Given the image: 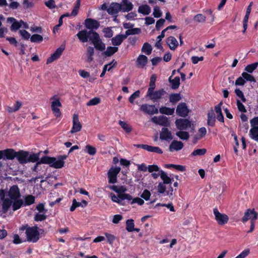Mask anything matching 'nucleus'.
I'll return each instance as SVG.
<instances>
[{"label": "nucleus", "instance_id": "obj_50", "mask_svg": "<svg viewBox=\"0 0 258 258\" xmlns=\"http://www.w3.org/2000/svg\"><path fill=\"white\" fill-rule=\"evenodd\" d=\"M257 218H258V214H255L254 216H252V219H251V220H250V229L248 231L247 233H251L254 230V227H255V221L257 219Z\"/></svg>", "mask_w": 258, "mask_h": 258}, {"label": "nucleus", "instance_id": "obj_34", "mask_svg": "<svg viewBox=\"0 0 258 258\" xmlns=\"http://www.w3.org/2000/svg\"><path fill=\"white\" fill-rule=\"evenodd\" d=\"M160 178L163 180V183L166 184H171L172 179L170 178L164 171L162 170L160 171Z\"/></svg>", "mask_w": 258, "mask_h": 258}, {"label": "nucleus", "instance_id": "obj_18", "mask_svg": "<svg viewBox=\"0 0 258 258\" xmlns=\"http://www.w3.org/2000/svg\"><path fill=\"white\" fill-rule=\"evenodd\" d=\"M160 139L163 141H170L173 139L172 133L168 128L163 127L160 133Z\"/></svg>", "mask_w": 258, "mask_h": 258}, {"label": "nucleus", "instance_id": "obj_30", "mask_svg": "<svg viewBox=\"0 0 258 258\" xmlns=\"http://www.w3.org/2000/svg\"><path fill=\"white\" fill-rule=\"evenodd\" d=\"M95 47L88 46L86 50L87 59L86 61L90 63L93 60V55L94 54Z\"/></svg>", "mask_w": 258, "mask_h": 258}, {"label": "nucleus", "instance_id": "obj_32", "mask_svg": "<svg viewBox=\"0 0 258 258\" xmlns=\"http://www.w3.org/2000/svg\"><path fill=\"white\" fill-rule=\"evenodd\" d=\"M118 50V48L115 46H108L106 50L104 51L103 55L106 57H109L116 53Z\"/></svg>", "mask_w": 258, "mask_h": 258}, {"label": "nucleus", "instance_id": "obj_6", "mask_svg": "<svg viewBox=\"0 0 258 258\" xmlns=\"http://www.w3.org/2000/svg\"><path fill=\"white\" fill-rule=\"evenodd\" d=\"M120 171L119 167H111L108 171L109 183H115L117 182V176Z\"/></svg>", "mask_w": 258, "mask_h": 258}, {"label": "nucleus", "instance_id": "obj_28", "mask_svg": "<svg viewBox=\"0 0 258 258\" xmlns=\"http://www.w3.org/2000/svg\"><path fill=\"white\" fill-rule=\"evenodd\" d=\"M207 124L209 126L213 127L215 125L216 117L213 109H211L207 114Z\"/></svg>", "mask_w": 258, "mask_h": 258}, {"label": "nucleus", "instance_id": "obj_59", "mask_svg": "<svg viewBox=\"0 0 258 258\" xmlns=\"http://www.w3.org/2000/svg\"><path fill=\"white\" fill-rule=\"evenodd\" d=\"M236 105H237L238 109L239 111H240L241 112H244V113H245L247 112V110H246L244 105L238 99H237V100H236Z\"/></svg>", "mask_w": 258, "mask_h": 258}, {"label": "nucleus", "instance_id": "obj_40", "mask_svg": "<svg viewBox=\"0 0 258 258\" xmlns=\"http://www.w3.org/2000/svg\"><path fill=\"white\" fill-rule=\"evenodd\" d=\"M249 135L252 139L258 142V126L252 127L249 131Z\"/></svg>", "mask_w": 258, "mask_h": 258}, {"label": "nucleus", "instance_id": "obj_22", "mask_svg": "<svg viewBox=\"0 0 258 258\" xmlns=\"http://www.w3.org/2000/svg\"><path fill=\"white\" fill-rule=\"evenodd\" d=\"M255 214H258L257 212L254 211V209H248L244 212L243 217L241 218V221L243 223L247 222L248 220H251L252 216H254Z\"/></svg>", "mask_w": 258, "mask_h": 258}, {"label": "nucleus", "instance_id": "obj_8", "mask_svg": "<svg viewBox=\"0 0 258 258\" xmlns=\"http://www.w3.org/2000/svg\"><path fill=\"white\" fill-rule=\"evenodd\" d=\"M140 109L144 113L150 115L158 113V109L155 107V105L144 104L140 106Z\"/></svg>", "mask_w": 258, "mask_h": 258}, {"label": "nucleus", "instance_id": "obj_62", "mask_svg": "<svg viewBox=\"0 0 258 258\" xmlns=\"http://www.w3.org/2000/svg\"><path fill=\"white\" fill-rule=\"evenodd\" d=\"M162 14V12L160 10V8L157 6H156L155 7H154V12L153 13V15H154V17L157 18H160V17H161Z\"/></svg>", "mask_w": 258, "mask_h": 258}, {"label": "nucleus", "instance_id": "obj_17", "mask_svg": "<svg viewBox=\"0 0 258 258\" xmlns=\"http://www.w3.org/2000/svg\"><path fill=\"white\" fill-rule=\"evenodd\" d=\"M126 188L124 186H120L118 188L117 193L118 194V197L121 200H127L130 201L132 200V196L128 194L124 193L126 191Z\"/></svg>", "mask_w": 258, "mask_h": 258}, {"label": "nucleus", "instance_id": "obj_36", "mask_svg": "<svg viewBox=\"0 0 258 258\" xmlns=\"http://www.w3.org/2000/svg\"><path fill=\"white\" fill-rule=\"evenodd\" d=\"M138 12L144 15H148L151 13V8L147 5H143L139 7Z\"/></svg>", "mask_w": 258, "mask_h": 258}, {"label": "nucleus", "instance_id": "obj_13", "mask_svg": "<svg viewBox=\"0 0 258 258\" xmlns=\"http://www.w3.org/2000/svg\"><path fill=\"white\" fill-rule=\"evenodd\" d=\"M29 152L24 150H20L17 152L16 158L21 164H24L28 163V157Z\"/></svg>", "mask_w": 258, "mask_h": 258}, {"label": "nucleus", "instance_id": "obj_61", "mask_svg": "<svg viewBox=\"0 0 258 258\" xmlns=\"http://www.w3.org/2000/svg\"><path fill=\"white\" fill-rule=\"evenodd\" d=\"M47 218L45 214H36L34 216V221L36 222L42 221L45 220Z\"/></svg>", "mask_w": 258, "mask_h": 258}, {"label": "nucleus", "instance_id": "obj_51", "mask_svg": "<svg viewBox=\"0 0 258 258\" xmlns=\"http://www.w3.org/2000/svg\"><path fill=\"white\" fill-rule=\"evenodd\" d=\"M207 152V150L205 148L203 149H198L195 150L191 154V155L192 156H202L205 155Z\"/></svg>", "mask_w": 258, "mask_h": 258}, {"label": "nucleus", "instance_id": "obj_57", "mask_svg": "<svg viewBox=\"0 0 258 258\" xmlns=\"http://www.w3.org/2000/svg\"><path fill=\"white\" fill-rule=\"evenodd\" d=\"M140 91L137 90L135 91L133 94H132L128 98V101L131 103H134V100L135 99L140 97Z\"/></svg>", "mask_w": 258, "mask_h": 258}, {"label": "nucleus", "instance_id": "obj_1", "mask_svg": "<svg viewBox=\"0 0 258 258\" xmlns=\"http://www.w3.org/2000/svg\"><path fill=\"white\" fill-rule=\"evenodd\" d=\"M86 29L82 30L77 34V36L82 43L90 41L99 51H102L105 49V44L102 41L99 34L95 31L100 26V23L95 19L87 18L84 21Z\"/></svg>", "mask_w": 258, "mask_h": 258}, {"label": "nucleus", "instance_id": "obj_53", "mask_svg": "<svg viewBox=\"0 0 258 258\" xmlns=\"http://www.w3.org/2000/svg\"><path fill=\"white\" fill-rule=\"evenodd\" d=\"M103 32L104 33V37L105 38H111L113 35V32L111 27L105 28L103 30Z\"/></svg>", "mask_w": 258, "mask_h": 258}, {"label": "nucleus", "instance_id": "obj_47", "mask_svg": "<svg viewBox=\"0 0 258 258\" xmlns=\"http://www.w3.org/2000/svg\"><path fill=\"white\" fill-rule=\"evenodd\" d=\"M134 221L133 219H128L126 221V230L128 232H133L134 230Z\"/></svg>", "mask_w": 258, "mask_h": 258}, {"label": "nucleus", "instance_id": "obj_49", "mask_svg": "<svg viewBox=\"0 0 258 258\" xmlns=\"http://www.w3.org/2000/svg\"><path fill=\"white\" fill-rule=\"evenodd\" d=\"M43 40V37L39 34H33L30 37V41L34 43H39Z\"/></svg>", "mask_w": 258, "mask_h": 258}, {"label": "nucleus", "instance_id": "obj_25", "mask_svg": "<svg viewBox=\"0 0 258 258\" xmlns=\"http://www.w3.org/2000/svg\"><path fill=\"white\" fill-rule=\"evenodd\" d=\"M222 104V102H221L214 107L215 111L217 113V119L219 121L221 122H224V118L221 109V105Z\"/></svg>", "mask_w": 258, "mask_h": 258}, {"label": "nucleus", "instance_id": "obj_2", "mask_svg": "<svg viewBox=\"0 0 258 258\" xmlns=\"http://www.w3.org/2000/svg\"><path fill=\"white\" fill-rule=\"evenodd\" d=\"M40 164H49L51 167L61 168L64 166V162L62 160H56L55 157L44 156L39 160Z\"/></svg>", "mask_w": 258, "mask_h": 258}, {"label": "nucleus", "instance_id": "obj_58", "mask_svg": "<svg viewBox=\"0 0 258 258\" xmlns=\"http://www.w3.org/2000/svg\"><path fill=\"white\" fill-rule=\"evenodd\" d=\"M101 101V100L98 97H94L91 99H90L87 103V106H93L99 104Z\"/></svg>", "mask_w": 258, "mask_h": 258}, {"label": "nucleus", "instance_id": "obj_11", "mask_svg": "<svg viewBox=\"0 0 258 258\" xmlns=\"http://www.w3.org/2000/svg\"><path fill=\"white\" fill-rule=\"evenodd\" d=\"M175 123L177 128L179 130H185L191 126V122L188 119H177Z\"/></svg>", "mask_w": 258, "mask_h": 258}, {"label": "nucleus", "instance_id": "obj_19", "mask_svg": "<svg viewBox=\"0 0 258 258\" xmlns=\"http://www.w3.org/2000/svg\"><path fill=\"white\" fill-rule=\"evenodd\" d=\"M120 11H121V5L117 3H111L107 10L108 13L111 15H116Z\"/></svg>", "mask_w": 258, "mask_h": 258}, {"label": "nucleus", "instance_id": "obj_23", "mask_svg": "<svg viewBox=\"0 0 258 258\" xmlns=\"http://www.w3.org/2000/svg\"><path fill=\"white\" fill-rule=\"evenodd\" d=\"M184 145L181 141L173 140L169 145V150L170 152L173 151H179L181 150Z\"/></svg>", "mask_w": 258, "mask_h": 258}, {"label": "nucleus", "instance_id": "obj_54", "mask_svg": "<svg viewBox=\"0 0 258 258\" xmlns=\"http://www.w3.org/2000/svg\"><path fill=\"white\" fill-rule=\"evenodd\" d=\"M234 92L236 96L239 98L243 102H245L246 99L243 93L239 89L236 88L235 89Z\"/></svg>", "mask_w": 258, "mask_h": 258}, {"label": "nucleus", "instance_id": "obj_46", "mask_svg": "<svg viewBox=\"0 0 258 258\" xmlns=\"http://www.w3.org/2000/svg\"><path fill=\"white\" fill-rule=\"evenodd\" d=\"M258 62L248 64L244 69V70L248 73H252L257 67Z\"/></svg>", "mask_w": 258, "mask_h": 258}, {"label": "nucleus", "instance_id": "obj_9", "mask_svg": "<svg viewBox=\"0 0 258 258\" xmlns=\"http://www.w3.org/2000/svg\"><path fill=\"white\" fill-rule=\"evenodd\" d=\"M7 22L12 23L10 27V30L13 32H15L19 29L22 25H26V23L21 20L19 22L13 17H9L7 18Z\"/></svg>", "mask_w": 258, "mask_h": 258}, {"label": "nucleus", "instance_id": "obj_15", "mask_svg": "<svg viewBox=\"0 0 258 258\" xmlns=\"http://www.w3.org/2000/svg\"><path fill=\"white\" fill-rule=\"evenodd\" d=\"M62 105L59 99H56L51 103V110L54 115L56 117H60L61 115V112L59 107H61Z\"/></svg>", "mask_w": 258, "mask_h": 258}, {"label": "nucleus", "instance_id": "obj_31", "mask_svg": "<svg viewBox=\"0 0 258 258\" xmlns=\"http://www.w3.org/2000/svg\"><path fill=\"white\" fill-rule=\"evenodd\" d=\"M172 76L169 78L168 81L171 83V87L172 89L175 90L178 88L180 85V78L179 77H175L173 79H172Z\"/></svg>", "mask_w": 258, "mask_h": 258}, {"label": "nucleus", "instance_id": "obj_60", "mask_svg": "<svg viewBox=\"0 0 258 258\" xmlns=\"http://www.w3.org/2000/svg\"><path fill=\"white\" fill-rule=\"evenodd\" d=\"M86 149L87 153L90 155H94L96 153V148L90 145H86Z\"/></svg>", "mask_w": 258, "mask_h": 258}, {"label": "nucleus", "instance_id": "obj_7", "mask_svg": "<svg viewBox=\"0 0 258 258\" xmlns=\"http://www.w3.org/2000/svg\"><path fill=\"white\" fill-rule=\"evenodd\" d=\"M151 121L156 124L163 126L165 127H169L170 125V122L168 118L164 115L159 116H154L152 118Z\"/></svg>", "mask_w": 258, "mask_h": 258}, {"label": "nucleus", "instance_id": "obj_14", "mask_svg": "<svg viewBox=\"0 0 258 258\" xmlns=\"http://www.w3.org/2000/svg\"><path fill=\"white\" fill-rule=\"evenodd\" d=\"M64 50V46H61L53 52L50 57H49L46 60V63L49 64L55 60L60 57L62 54L63 50Z\"/></svg>", "mask_w": 258, "mask_h": 258}, {"label": "nucleus", "instance_id": "obj_41", "mask_svg": "<svg viewBox=\"0 0 258 258\" xmlns=\"http://www.w3.org/2000/svg\"><path fill=\"white\" fill-rule=\"evenodd\" d=\"M141 32V30L139 28H131L127 30L124 34L126 38L131 35L139 34Z\"/></svg>", "mask_w": 258, "mask_h": 258}, {"label": "nucleus", "instance_id": "obj_26", "mask_svg": "<svg viewBox=\"0 0 258 258\" xmlns=\"http://www.w3.org/2000/svg\"><path fill=\"white\" fill-rule=\"evenodd\" d=\"M166 43L170 49L174 50L178 45L177 39L173 36H169L166 39Z\"/></svg>", "mask_w": 258, "mask_h": 258}, {"label": "nucleus", "instance_id": "obj_35", "mask_svg": "<svg viewBox=\"0 0 258 258\" xmlns=\"http://www.w3.org/2000/svg\"><path fill=\"white\" fill-rule=\"evenodd\" d=\"M121 5V11L123 12H129L133 8L132 3L127 0H124Z\"/></svg>", "mask_w": 258, "mask_h": 258}, {"label": "nucleus", "instance_id": "obj_43", "mask_svg": "<svg viewBox=\"0 0 258 258\" xmlns=\"http://www.w3.org/2000/svg\"><path fill=\"white\" fill-rule=\"evenodd\" d=\"M169 101L172 103H175L181 100L180 93H172L169 95Z\"/></svg>", "mask_w": 258, "mask_h": 258}, {"label": "nucleus", "instance_id": "obj_38", "mask_svg": "<svg viewBox=\"0 0 258 258\" xmlns=\"http://www.w3.org/2000/svg\"><path fill=\"white\" fill-rule=\"evenodd\" d=\"M22 106V103L21 102L19 101H17L16 102L15 105L13 106H8L7 108V110L9 113H13L16 112L19 110L21 107Z\"/></svg>", "mask_w": 258, "mask_h": 258}, {"label": "nucleus", "instance_id": "obj_64", "mask_svg": "<svg viewBox=\"0 0 258 258\" xmlns=\"http://www.w3.org/2000/svg\"><path fill=\"white\" fill-rule=\"evenodd\" d=\"M165 184L159 182L157 186V190L159 194H164L166 192V187Z\"/></svg>", "mask_w": 258, "mask_h": 258}, {"label": "nucleus", "instance_id": "obj_20", "mask_svg": "<svg viewBox=\"0 0 258 258\" xmlns=\"http://www.w3.org/2000/svg\"><path fill=\"white\" fill-rule=\"evenodd\" d=\"M3 153V159L13 160L16 158L17 152L13 149H7L2 150Z\"/></svg>", "mask_w": 258, "mask_h": 258}, {"label": "nucleus", "instance_id": "obj_21", "mask_svg": "<svg viewBox=\"0 0 258 258\" xmlns=\"http://www.w3.org/2000/svg\"><path fill=\"white\" fill-rule=\"evenodd\" d=\"M148 62V57L143 54H140L136 60V66L138 68H144Z\"/></svg>", "mask_w": 258, "mask_h": 258}, {"label": "nucleus", "instance_id": "obj_42", "mask_svg": "<svg viewBox=\"0 0 258 258\" xmlns=\"http://www.w3.org/2000/svg\"><path fill=\"white\" fill-rule=\"evenodd\" d=\"M39 155L40 153H31L30 154H29L28 157V162H32L37 163L38 161H39Z\"/></svg>", "mask_w": 258, "mask_h": 258}, {"label": "nucleus", "instance_id": "obj_24", "mask_svg": "<svg viewBox=\"0 0 258 258\" xmlns=\"http://www.w3.org/2000/svg\"><path fill=\"white\" fill-rule=\"evenodd\" d=\"M87 204L88 202L85 200H83L81 202H78L75 199H74L73 200L72 205L70 209V211L73 212L76 208L79 207H82L83 208L87 206Z\"/></svg>", "mask_w": 258, "mask_h": 258}, {"label": "nucleus", "instance_id": "obj_44", "mask_svg": "<svg viewBox=\"0 0 258 258\" xmlns=\"http://www.w3.org/2000/svg\"><path fill=\"white\" fill-rule=\"evenodd\" d=\"M152 47L148 42H145L142 48V51L146 54L149 55L152 53Z\"/></svg>", "mask_w": 258, "mask_h": 258}, {"label": "nucleus", "instance_id": "obj_37", "mask_svg": "<svg viewBox=\"0 0 258 258\" xmlns=\"http://www.w3.org/2000/svg\"><path fill=\"white\" fill-rule=\"evenodd\" d=\"M35 197L32 195H28L25 197L24 206H27L32 205L35 203Z\"/></svg>", "mask_w": 258, "mask_h": 258}, {"label": "nucleus", "instance_id": "obj_52", "mask_svg": "<svg viewBox=\"0 0 258 258\" xmlns=\"http://www.w3.org/2000/svg\"><path fill=\"white\" fill-rule=\"evenodd\" d=\"M80 2L81 0H77L76 3V5L75 7H74L71 15H72V16L75 17L78 15V13L79 12V10L80 7Z\"/></svg>", "mask_w": 258, "mask_h": 258}, {"label": "nucleus", "instance_id": "obj_27", "mask_svg": "<svg viewBox=\"0 0 258 258\" xmlns=\"http://www.w3.org/2000/svg\"><path fill=\"white\" fill-rule=\"evenodd\" d=\"M126 39L124 34H117L111 39V43L114 46L120 45Z\"/></svg>", "mask_w": 258, "mask_h": 258}, {"label": "nucleus", "instance_id": "obj_48", "mask_svg": "<svg viewBox=\"0 0 258 258\" xmlns=\"http://www.w3.org/2000/svg\"><path fill=\"white\" fill-rule=\"evenodd\" d=\"M241 76L244 78L245 81H249L250 82H255L256 80L255 78L251 75L249 74L247 72H243Z\"/></svg>", "mask_w": 258, "mask_h": 258}, {"label": "nucleus", "instance_id": "obj_5", "mask_svg": "<svg viewBox=\"0 0 258 258\" xmlns=\"http://www.w3.org/2000/svg\"><path fill=\"white\" fill-rule=\"evenodd\" d=\"M167 93L164 89H161L156 91H153L149 93H147L146 96L155 102L161 99L162 96Z\"/></svg>", "mask_w": 258, "mask_h": 258}, {"label": "nucleus", "instance_id": "obj_10", "mask_svg": "<svg viewBox=\"0 0 258 258\" xmlns=\"http://www.w3.org/2000/svg\"><path fill=\"white\" fill-rule=\"evenodd\" d=\"M189 112V110L185 103L181 102L177 105L176 113L178 116L182 117H185L188 115Z\"/></svg>", "mask_w": 258, "mask_h": 258}, {"label": "nucleus", "instance_id": "obj_3", "mask_svg": "<svg viewBox=\"0 0 258 258\" xmlns=\"http://www.w3.org/2000/svg\"><path fill=\"white\" fill-rule=\"evenodd\" d=\"M37 229L38 226L37 225L27 227L26 235L28 241L35 243L38 241L39 237H38L39 233L37 232Z\"/></svg>", "mask_w": 258, "mask_h": 258}, {"label": "nucleus", "instance_id": "obj_63", "mask_svg": "<svg viewBox=\"0 0 258 258\" xmlns=\"http://www.w3.org/2000/svg\"><path fill=\"white\" fill-rule=\"evenodd\" d=\"M150 191L147 189H144L143 193L141 195V198L146 201H148L150 199Z\"/></svg>", "mask_w": 258, "mask_h": 258}, {"label": "nucleus", "instance_id": "obj_12", "mask_svg": "<svg viewBox=\"0 0 258 258\" xmlns=\"http://www.w3.org/2000/svg\"><path fill=\"white\" fill-rule=\"evenodd\" d=\"M8 196L11 200H16L21 197L20 190L17 185H14L10 187Z\"/></svg>", "mask_w": 258, "mask_h": 258}, {"label": "nucleus", "instance_id": "obj_55", "mask_svg": "<svg viewBox=\"0 0 258 258\" xmlns=\"http://www.w3.org/2000/svg\"><path fill=\"white\" fill-rule=\"evenodd\" d=\"M206 17L201 14L196 15L194 18V20L198 23H204L206 21Z\"/></svg>", "mask_w": 258, "mask_h": 258}, {"label": "nucleus", "instance_id": "obj_45", "mask_svg": "<svg viewBox=\"0 0 258 258\" xmlns=\"http://www.w3.org/2000/svg\"><path fill=\"white\" fill-rule=\"evenodd\" d=\"M176 135L181 140H187L189 138V133L187 132L182 131V130L176 132Z\"/></svg>", "mask_w": 258, "mask_h": 258}, {"label": "nucleus", "instance_id": "obj_39", "mask_svg": "<svg viewBox=\"0 0 258 258\" xmlns=\"http://www.w3.org/2000/svg\"><path fill=\"white\" fill-rule=\"evenodd\" d=\"M159 112L163 114L171 115L174 113V108H171L166 106H163L160 108Z\"/></svg>", "mask_w": 258, "mask_h": 258}, {"label": "nucleus", "instance_id": "obj_4", "mask_svg": "<svg viewBox=\"0 0 258 258\" xmlns=\"http://www.w3.org/2000/svg\"><path fill=\"white\" fill-rule=\"evenodd\" d=\"M215 219L219 225H224L229 220L228 216L225 214L221 213L217 208L213 209Z\"/></svg>", "mask_w": 258, "mask_h": 258}, {"label": "nucleus", "instance_id": "obj_29", "mask_svg": "<svg viewBox=\"0 0 258 258\" xmlns=\"http://www.w3.org/2000/svg\"><path fill=\"white\" fill-rule=\"evenodd\" d=\"M12 207L14 211H17L24 206V201L22 199H16V200H12Z\"/></svg>", "mask_w": 258, "mask_h": 258}, {"label": "nucleus", "instance_id": "obj_33", "mask_svg": "<svg viewBox=\"0 0 258 258\" xmlns=\"http://www.w3.org/2000/svg\"><path fill=\"white\" fill-rule=\"evenodd\" d=\"M12 206V201L10 199H4L2 204V211L4 213H6L10 207Z\"/></svg>", "mask_w": 258, "mask_h": 258}, {"label": "nucleus", "instance_id": "obj_56", "mask_svg": "<svg viewBox=\"0 0 258 258\" xmlns=\"http://www.w3.org/2000/svg\"><path fill=\"white\" fill-rule=\"evenodd\" d=\"M119 124L126 133H129L132 131L131 127L125 122L119 120Z\"/></svg>", "mask_w": 258, "mask_h": 258}, {"label": "nucleus", "instance_id": "obj_16", "mask_svg": "<svg viewBox=\"0 0 258 258\" xmlns=\"http://www.w3.org/2000/svg\"><path fill=\"white\" fill-rule=\"evenodd\" d=\"M82 124L79 121L78 115L74 114L73 118V126L71 130V133H75L81 131Z\"/></svg>", "mask_w": 258, "mask_h": 258}]
</instances>
